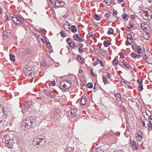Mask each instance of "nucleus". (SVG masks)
<instances>
[{"mask_svg":"<svg viewBox=\"0 0 152 152\" xmlns=\"http://www.w3.org/2000/svg\"><path fill=\"white\" fill-rule=\"evenodd\" d=\"M80 47L79 48H82L83 47V45L82 43L80 44Z\"/></svg>","mask_w":152,"mask_h":152,"instance_id":"60","label":"nucleus"},{"mask_svg":"<svg viewBox=\"0 0 152 152\" xmlns=\"http://www.w3.org/2000/svg\"><path fill=\"white\" fill-rule=\"evenodd\" d=\"M132 36L130 34H128L127 35V42L129 44H131L132 43V40L133 39H132Z\"/></svg>","mask_w":152,"mask_h":152,"instance_id":"10","label":"nucleus"},{"mask_svg":"<svg viewBox=\"0 0 152 152\" xmlns=\"http://www.w3.org/2000/svg\"><path fill=\"white\" fill-rule=\"evenodd\" d=\"M131 56L134 58L137 57V58H139V56H138L137 54H135L134 53H131Z\"/></svg>","mask_w":152,"mask_h":152,"instance_id":"30","label":"nucleus"},{"mask_svg":"<svg viewBox=\"0 0 152 152\" xmlns=\"http://www.w3.org/2000/svg\"><path fill=\"white\" fill-rule=\"evenodd\" d=\"M115 96L116 97V99L118 101H119L121 100V96L120 94H117L115 95Z\"/></svg>","mask_w":152,"mask_h":152,"instance_id":"21","label":"nucleus"},{"mask_svg":"<svg viewBox=\"0 0 152 152\" xmlns=\"http://www.w3.org/2000/svg\"><path fill=\"white\" fill-rule=\"evenodd\" d=\"M147 125L149 128H151L152 129V124L151 121H149L148 123H147Z\"/></svg>","mask_w":152,"mask_h":152,"instance_id":"41","label":"nucleus"},{"mask_svg":"<svg viewBox=\"0 0 152 152\" xmlns=\"http://www.w3.org/2000/svg\"><path fill=\"white\" fill-rule=\"evenodd\" d=\"M84 40H85L84 39H83L81 37H79V39H78L77 41L79 42H83Z\"/></svg>","mask_w":152,"mask_h":152,"instance_id":"47","label":"nucleus"},{"mask_svg":"<svg viewBox=\"0 0 152 152\" xmlns=\"http://www.w3.org/2000/svg\"><path fill=\"white\" fill-rule=\"evenodd\" d=\"M99 63V62H97V61L96 62H95L94 63V64H93V65L94 66H96L97 64H98Z\"/></svg>","mask_w":152,"mask_h":152,"instance_id":"57","label":"nucleus"},{"mask_svg":"<svg viewBox=\"0 0 152 152\" xmlns=\"http://www.w3.org/2000/svg\"><path fill=\"white\" fill-rule=\"evenodd\" d=\"M67 42L68 44L72 48L74 47L75 45V43L70 38H68L67 40Z\"/></svg>","mask_w":152,"mask_h":152,"instance_id":"9","label":"nucleus"},{"mask_svg":"<svg viewBox=\"0 0 152 152\" xmlns=\"http://www.w3.org/2000/svg\"><path fill=\"white\" fill-rule=\"evenodd\" d=\"M41 140V139L40 138H35L34 140L33 143L34 145H39L40 144L39 141Z\"/></svg>","mask_w":152,"mask_h":152,"instance_id":"12","label":"nucleus"},{"mask_svg":"<svg viewBox=\"0 0 152 152\" xmlns=\"http://www.w3.org/2000/svg\"><path fill=\"white\" fill-rule=\"evenodd\" d=\"M31 105V104L30 102H25L24 104L25 109L26 110L28 111V112L30 111L31 110V108H30Z\"/></svg>","mask_w":152,"mask_h":152,"instance_id":"7","label":"nucleus"},{"mask_svg":"<svg viewBox=\"0 0 152 152\" xmlns=\"http://www.w3.org/2000/svg\"><path fill=\"white\" fill-rule=\"evenodd\" d=\"M71 30L72 32L75 33L76 32L77 29L75 25H73L71 26Z\"/></svg>","mask_w":152,"mask_h":152,"instance_id":"20","label":"nucleus"},{"mask_svg":"<svg viewBox=\"0 0 152 152\" xmlns=\"http://www.w3.org/2000/svg\"><path fill=\"white\" fill-rule=\"evenodd\" d=\"M50 91L45 90H44V92L45 95H47L48 96H49Z\"/></svg>","mask_w":152,"mask_h":152,"instance_id":"34","label":"nucleus"},{"mask_svg":"<svg viewBox=\"0 0 152 152\" xmlns=\"http://www.w3.org/2000/svg\"><path fill=\"white\" fill-rule=\"evenodd\" d=\"M99 53L102 56H104L107 54L106 51L103 49H101L100 50Z\"/></svg>","mask_w":152,"mask_h":152,"instance_id":"17","label":"nucleus"},{"mask_svg":"<svg viewBox=\"0 0 152 152\" xmlns=\"http://www.w3.org/2000/svg\"><path fill=\"white\" fill-rule=\"evenodd\" d=\"M107 77L108 78H110V79L111 78V76L110 74H109L108 73H107Z\"/></svg>","mask_w":152,"mask_h":152,"instance_id":"56","label":"nucleus"},{"mask_svg":"<svg viewBox=\"0 0 152 152\" xmlns=\"http://www.w3.org/2000/svg\"><path fill=\"white\" fill-rule=\"evenodd\" d=\"M118 61L117 60H114L112 63L113 65L115 66L118 63Z\"/></svg>","mask_w":152,"mask_h":152,"instance_id":"35","label":"nucleus"},{"mask_svg":"<svg viewBox=\"0 0 152 152\" xmlns=\"http://www.w3.org/2000/svg\"><path fill=\"white\" fill-rule=\"evenodd\" d=\"M106 4L107 5H110L112 3V0H104Z\"/></svg>","mask_w":152,"mask_h":152,"instance_id":"19","label":"nucleus"},{"mask_svg":"<svg viewBox=\"0 0 152 152\" xmlns=\"http://www.w3.org/2000/svg\"><path fill=\"white\" fill-rule=\"evenodd\" d=\"M77 59L80 62L81 64H83L84 63V61L83 59H82L81 58V57L80 56H79L77 57Z\"/></svg>","mask_w":152,"mask_h":152,"instance_id":"33","label":"nucleus"},{"mask_svg":"<svg viewBox=\"0 0 152 152\" xmlns=\"http://www.w3.org/2000/svg\"><path fill=\"white\" fill-rule=\"evenodd\" d=\"M119 65L122 67L124 68L128 69L130 68V66H126V64H123V63H122L121 62L119 64Z\"/></svg>","mask_w":152,"mask_h":152,"instance_id":"15","label":"nucleus"},{"mask_svg":"<svg viewBox=\"0 0 152 152\" xmlns=\"http://www.w3.org/2000/svg\"><path fill=\"white\" fill-rule=\"evenodd\" d=\"M146 25L145 23H142L141 25V28L142 30L145 29L146 28Z\"/></svg>","mask_w":152,"mask_h":152,"instance_id":"28","label":"nucleus"},{"mask_svg":"<svg viewBox=\"0 0 152 152\" xmlns=\"http://www.w3.org/2000/svg\"><path fill=\"white\" fill-rule=\"evenodd\" d=\"M87 87L88 88H92L93 87L92 84L91 83H88L87 84Z\"/></svg>","mask_w":152,"mask_h":152,"instance_id":"38","label":"nucleus"},{"mask_svg":"<svg viewBox=\"0 0 152 152\" xmlns=\"http://www.w3.org/2000/svg\"><path fill=\"white\" fill-rule=\"evenodd\" d=\"M86 99L85 97H82L80 101V104L83 105H84L86 104Z\"/></svg>","mask_w":152,"mask_h":152,"instance_id":"16","label":"nucleus"},{"mask_svg":"<svg viewBox=\"0 0 152 152\" xmlns=\"http://www.w3.org/2000/svg\"><path fill=\"white\" fill-rule=\"evenodd\" d=\"M111 16V22H115L117 20V18L115 15H112V14Z\"/></svg>","mask_w":152,"mask_h":152,"instance_id":"18","label":"nucleus"},{"mask_svg":"<svg viewBox=\"0 0 152 152\" xmlns=\"http://www.w3.org/2000/svg\"><path fill=\"white\" fill-rule=\"evenodd\" d=\"M5 143L8 148H11L13 144V141L11 140H5Z\"/></svg>","mask_w":152,"mask_h":152,"instance_id":"8","label":"nucleus"},{"mask_svg":"<svg viewBox=\"0 0 152 152\" xmlns=\"http://www.w3.org/2000/svg\"><path fill=\"white\" fill-rule=\"evenodd\" d=\"M137 83L139 84H141L142 83V79H138L137 80Z\"/></svg>","mask_w":152,"mask_h":152,"instance_id":"46","label":"nucleus"},{"mask_svg":"<svg viewBox=\"0 0 152 152\" xmlns=\"http://www.w3.org/2000/svg\"><path fill=\"white\" fill-rule=\"evenodd\" d=\"M3 34L4 36H5V37H8L10 36V34H9V33L8 34L6 33V32H5L4 31Z\"/></svg>","mask_w":152,"mask_h":152,"instance_id":"44","label":"nucleus"},{"mask_svg":"<svg viewBox=\"0 0 152 152\" xmlns=\"http://www.w3.org/2000/svg\"><path fill=\"white\" fill-rule=\"evenodd\" d=\"M123 19L125 20H127L128 18V15L127 14H123L122 15Z\"/></svg>","mask_w":152,"mask_h":152,"instance_id":"25","label":"nucleus"},{"mask_svg":"<svg viewBox=\"0 0 152 152\" xmlns=\"http://www.w3.org/2000/svg\"><path fill=\"white\" fill-rule=\"evenodd\" d=\"M64 28L66 31H69L70 30V26L68 23L66 21L64 24Z\"/></svg>","mask_w":152,"mask_h":152,"instance_id":"11","label":"nucleus"},{"mask_svg":"<svg viewBox=\"0 0 152 152\" xmlns=\"http://www.w3.org/2000/svg\"><path fill=\"white\" fill-rule=\"evenodd\" d=\"M143 37L144 39L146 40H148L149 39V37L147 35H145L143 36Z\"/></svg>","mask_w":152,"mask_h":152,"instance_id":"51","label":"nucleus"},{"mask_svg":"<svg viewBox=\"0 0 152 152\" xmlns=\"http://www.w3.org/2000/svg\"><path fill=\"white\" fill-rule=\"evenodd\" d=\"M137 137L138 138L139 140H141L142 138V136L140 135H139V134H138Z\"/></svg>","mask_w":152,"mask_h":152,"instance_id":"48","label":"nucleus"},{"mask_svg":"<svg viewBox=\"0 0 152 152\" xmlns=\"http://www.w3.org/2000/svg\"><path fill=\"white\" fill-rule=\"evenodd\" d=\"M137 49L139 53H142L143 50L139 46H137Z\"/></svg>","mask_w":152,"mask_h":152,"instance_id":"32","label":"nucleus"},{"mask_svg":"<svg viewBox=\"0 0 152 152\" xmlns=\"http://www.w3.org/2000/svg\"><path fill=\"white\" fill-rule=\"evenodd\" d=\"M149 118L150 120H152V115H150L149 117Z\"/></svg>","mask_w":152,"mask_h":152,"instance_id":"64","label":"nucleus"},{"mask_svg":"<svg viewBox=\"0 0 152 152\" xmlns=\"http://www.w3.org/2000/svg\"><path fill=\"white\" fill-rule=\"evenodd\" d=\"M10 60L13 61H15L14 55L13 54H10Z\"/></svg>","mask_w":152,"mask_h":152,"instance_id":"23","label":"nucleus"},{"mask_svg":"<svg viewBox=\"0 0 152 152\" xmlns=\"http://www.w3.org/2000/svg\"><path fill=\"white\" fill-rule=\"evenodd\" d=\"M95 35H93V34H88L87 35V37H88L89 38L91 37L92 38L94 39L95 40L96 39V38L94 37H95Z\"/></svg>","mask_w":152,"mask_h":152,"instance_id":"24","label":"nucleus"},{"mask_svg":"<svg viewBox=\"0 0 152 152\" xmlns=\"http://www.w3.org/2000/svg\"><path fill=\"white\" fill-rule=\"evenodd\" d=\"M102 79L103 82L105 84L108 83V82L107 81V80L105 77L104 76H102Z\"/></svg>","mask_w":152,"mask_h":152,"instance_id":"39","label":"nucleus"},{"mask_svg":"<svg viewBox=\"0 0 152 152\" xmlns=\"http://www.w3.org/2000/svg\"><path fill=\"white\" fill-rule=\"evenodd\" d=\"M114 32L113 29L112 28H110L107 32V34H111L113 33Z\"/></svg>","mask_w":152,"mask_h":152,"instance_id":"31","label":"nucleus"},{"mask_svg":"<svg viewBox=\"0 0 152 152\" xmlns=\"http://www.w3.org/2000/svg\"><path fill=\"white\" fill-rule=\"evenodd\" d=\"M78 34H75L74 35L73 37L75 40L77 41L78 39H79V37H78Z\"/></svg>","mask_w":152,"mask_h":152,"instance_id":"37","label":"nucleus"},{"mask_svg":"<svg viewBox=\"0 0 152 152\" xmlns=\"http://www.w3.org/2000/svg\"><path fill=\"white\" fill-rule=\"evenodd\" d=\"M142 122L143 124V126H145V122L143 121H142Z\"/></svg>","mask_w":152,"mask_h":152,"instance_id":"62","label":"nucleus"},{"mask_svg":"<svg viewBox=\"0 0 152 152\" xmlns=\"http://www.w3.org/2000/svg\"><path fill=\"white\" fill-rule=\"evenodd\" d=\"M96 152H103V151L101 148H97L95 150Z\"/></svg>","mask_w":152,"mask_h":152,"instance_id":"42","label":"nucleus"},{"mask_svg":"<svg viewBox=\"0 0 152 152\" xmlns=\"http://www.w3.org/2000/svg\"><path fill=\"white\" fill-rule=\"evenodd\" d=\"M94 18L97 20H99L101 19V17H99L97 14H95L93 15Z\"/></svg>","mask_w":152,"mask_h":152,"instance_id":"22","label":"nucleus"},{"mask_svg":"<svg viewBox=\"0 0 152 152\" xmlns=\"http://www.w3.org/2000/svg\"><path fill=\"white\" fill-rule=\"evenodd\" d=\"M103 44L104 45L105 47H108L109 45V42L107 41H104V42Z\"/></svg>","mask_w":152,"mask_h":152,"instance_id":"40","label":"nucleus"},{"mask_svg":"<svg viewBox=\"0 0 152 152\" xmlns=\"http://www.w3.org/2000/svg\"><path fill=\"white\" fill-rule=\"evenodd\" d=\"M77 114V110L74 108L71 109L70 110H69L68 113V115L72 117H75Z\"/></svg>","mask_w":152,"mask_h":152,"instance_id":"6","label":"nucleus"},{"mask_svg":"<svg viewBox=\"0 0 152 152\" xmlns=\"http://www.w3.org/2000/svg\"><path fill=\"white\" fill-rule=\"evenodd\" d=\"M130 16V18L131 19H133L134 17V16L133 15H131Z\"/></svg>","mask_w":152,"mask_h":152,"instance_id":"59","label":"nucleus"},{"mask_svg":"<svg viewBox=\"0 0 152 152\" xmlns=\"http://www.w3.org/2000/svg\"><path fill=\"white\" fill-rule=\"evenodd\" d=\"M143 14L145 15V16H150V15H152V14L151 12H150V13H149L147 11H145L144 13Z\"/></svg>","mask_w":152,"mask_h":152,"instance_id":"29","label":"nucleus"},{"mask_svg":"<svg viewBox=\"0 0 152 152\" xmlns=\"http://www.w3.org/2000/svg\"><path fill=\"white\" fill-rule=\"evenodd\" d=\"M152 15H150L148 16H146L144 14H142V18L145 20H150L151 18Z\"/></svg>","mask_w":152,"mask_h":152,"instance_id":"14","label":"nucleus"},{"mask_svg":"<svg viewBox=\"0 0 152 152\" xmlns=\"http://www.w3.org/2000/svg\"><path fill=\"white\" fill-rule=\"evenodd\" d=\"M3 34L4 36H5V37H8L10 36V34H9V33L8 34L6 33V32H5L4 31Z\"/></svg>","mask_w":152,"mask_h":152,"instance_id":"43","label":"nucleus"},{"mask_svg":"<svg viewBox=\"0 0 152 152\" xmlns=\"http://www.w3.org/2000/svg\"><path fill=\"white\" fill-rule=\"evenodd\" d=\"M130 27H127V30L128 31H129L130 30Z\"/></svg>","mask_w":152,"mask_h":152,"instance_id":"63","label":"nucleus"},{"mask_svg":"<svg viewBox=\"0 0 152 152\" xmlns=\"http://www.w3.org/2000/svg\"><path fill=\"white\" fill-rule=\"evenodd\" d=\"M5 32H6V33H9L10 34V30H7L5 31H4Z\"/></svg>","mask_w":152,"mask_h":152,"instance_id":"61","label":"nucleus"},{"mask_svg":"<svg viewBox=\"0 0 152 152\" xmlns=\"http://www.w3.org/2000/svg\"><path fill=\"white\" fill-rule=\"evenodd\" d=\"M112 14L111 13L110 14L109 13H106L105 14V16L106 17V18L107 19H109V18H110L111 16V15Z\"/></svg>","mask_w":152,"mask_h":152,"instance_id":"27","label":"nucleus"},{"mask_svg":"<svg viewBox=\"0 0 152 152\" xmlns=\"http://www.w3.org/2000/svg\"><path fill=\"white\" fill-rule=\"evenodd\" d=\"M11 17L13 22L16 25H20L23 21V20L18 15H15V16L13 14L11 15Z\"/></svg>","mask_w":152,"mask_h":152,"instance_id":"4","label":"nucleus"},{"mask_svg":"<svg viewBox=\"0 0 152 152\" xmlns=\"http://www.w3.org/2000/svg\"><path fill=\"white\" fill-rule=\"evenodd\" d=\"M51 83L52 86H54L56 84H55V81H53L51 82Z\"/></svg>","mask_w":152,"mask_h":152,"instance_id":"54","label":"nucleus"},{"mask_svg":"<svg viewBox=\"0 0 152 152\" xmlns=\"http://www.w3.org/2000/svg\"><path fill=\"white\" fill-rule=\"evenodd\" d=\"M55 96H56L54 93L52 91H50L49 97L52 98H54L55 97Z\"/></svg>","mask_w":152,"mask_h":152,"instance_id":"26","label":"nucleus"},{"mask_svg":"<svg viewBox=\"0 0 152 152\" xmlns=\"http://www.w3.org/2000/svg\"><path fill=\"white\" fill-rule=\"evenodd\" d=\"M146 62L149 64H152V58L150 55L146 57Z\"/></svg>","mask_w":152,"mask_h":152,"instance_id":"13","label":"nucleus"},{"mask_svg":"<svg viewBox=\"0 0 152 152\" xmlns=\"http://www.w3.org/2000/svg\"><path fill=\"white\" fill-rule=\"evenodd\" d=\"M117 0L119 3H121L123 2L124 1V0Z\"/></svg>","mask_w":152,"mask_h":152,"instance_id":"58","label":"nucleus"},{"mask_svg":"<svg viewBox=\"0 0 152 152\" xmlns=\"http://www.w3.org/2000/svg\"><path fill=\"white\" fill-rule=\"evenodd\" d=\"M113 14H114L115 15H117L118 12H117V11H116V10H113Z\"/></svg>","mask_w":152,"mask_h":152,"instance_id":"55","label":"nucleus"},{"mask_svg":"<svg viewBox=\"0 0 152 152\" xmlns=\"http://www.w3.org/2000/svg\"><path fill=\"white\" fill-rule=\"evenodd\" d=\"M97 62H99V63H100L101 65L102 66H104V64H103V62L102 61H100L99 60L97 61Z\"/></svg>","mask_w":152,"mask_h":152,"instance_id":"50","label":"nucleus"},{"mask_svg":"<svg viewBox=\"0 0 152 152\" xmlns=\"http://www.w3.org/2000/svg\"><path fill=\"white\" fill-rule=\"evenodd\" d=\"M34 117H28L26 118L23 121V123L25 124V126L27 129H29L32 126L33 124L36 122Z\"/></svg>","mask_w":152,"mask_h":152,"instance_id":"1","label":"nucleus"},{"mask_svg":"<svg viewBox=\"0 0 152 152\" xmlns=\"http://www.w3.org/2000/svg\"><path fill=\"white\" fill-rule=\"evenodd\" d=\"M122 63H123V64H126V66H130L129 64L127 63L126 61H124L123 60L122 61Z\"/></svg>","mask_w":152,"mask_h":152,"instance_id":"49","label":"nucleus"},{"mask_svg":"<svg viewBox=\"0 0 152 152\" xmlns=\"http://www.w3.org/2000/svg\"><path fill=\"white\" fill-rule=\"evenodd\" d=\"M41 140L39 141V142L40 143V144L39 145H42L45 144L44 139L42 138H41Z\"/></svg>","mask_w":152,"mask_h":152,"instance_id":"36","label":"nucleus"},{"mask_svg":"<svg viewBox=\"0 0 152 152\" xmlns=\"http://www.w3.org/2000/svg\"><path fill=\"white\" fill-rule=\"evenodd\" d=\"M61 35H62L63 37H66V35L63 31H61L60 33Z\"/></svg>","mask_w":152,"mask_h":152,"instance_id":"53","label":"nucleus"},{"mask_svg":"<svg viewBox=\"0 0 152 152\" xmlns=\"http://www.w3.org/2000/svg\"><path fill=\"white\" fill-rule=\"evenodd\" d=\"M50 2L56 7H64L65 2L60 0H49Z\"/></svg>","mask_w":152,"mask_h":152,"instance_id":"3","label":"nucleus"},{"mask_svg":"<svg viewBox=\"0 0 152 152\" xmlns=\"http://www.w3.org/2000/svg\"><path fill=\"white\" fill-rule=\"evenodd\" d=\"M71 84V82L69 80L63 81L60 83V88L62 90V91L67 90L70 87Z\"/></svg>","mask_w":152,"mask_h":152,"instance_id":"2","label":"nucleus"},{"mask_svg":"<svg viewBox=\"0 0 152 152\" xmlns=\"http://www.w3.org/2000/svg\"><path fill=\"white\" fill-rule=\"evenodd\" d=\"M32 67H30L29 65L26 66L23 69L24 74L26 76L31 75Z\"/></svg>","mask_w":152,"mask_h":152,"instance_id":"5","label":"nucleus"},{"mask_svg":"<svg viewBox=\"0 0 152 152\" xmlns=\"http://www.w3.org/2000/svg\"><path fill=\"white\" fill-rule=\"evenodd\" d=\"M79 51L80 53H82L83 52V49L81 48H79Z\"/></svg>","mask_w":152,"mask_h":152,"instance_id":"52","label":"nucleus"},{"mask_svg":"<svg viewBox=\"0 0 152 152\" xmlns=\"http://www.w3.org/2000/svg\"><path fill=\"white\" fill-rule=\"evenodd\" d=\"M139 90L140 91H141L143 89V87L142 85H139L138 87Z\"/></svg>","mask_w":152,"mask_h":152,"instance_id":"45","label":"nucleus"}]
</instances>
